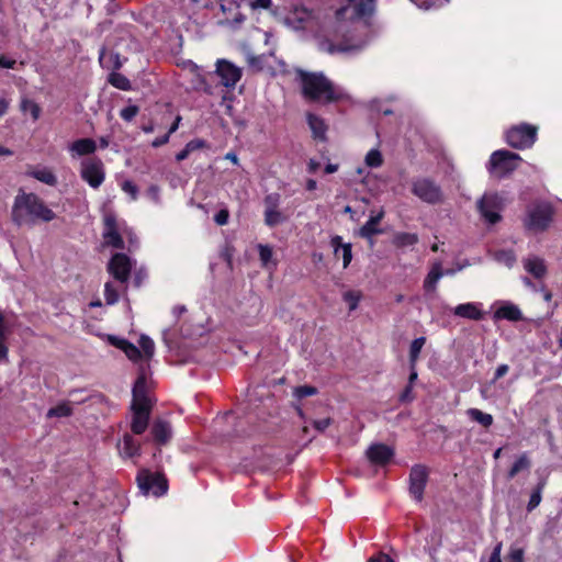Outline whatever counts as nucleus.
Segmentation results:
<instances>
[{"instance_id": "5", "label": "nucleus", "mask_w": 562, "mask_h": 562, "mask_svg": "<svg viewBox=\"0 0 562 562\" xmlns=\"http://www.w3.org/2000/svg\"><path fill=\"white\" fill-rule=\"evenodd\" d=\"M538 127L528 123H520L507 130L506 143L515 149L530 148L537 140Z\"/></svg>"}, {"instance_id": "44", "label": "nucleus", "mask_w": 562, "mask_h": 562, "mask_svg": "<svg viewBox=\"0 0 562 562\" xmlns=\"http://www.w3.org/2000/svg\"><path fill=\"white\" fill-rule=\"evenodd\" d=\"M366 164L371 168H378L383 164V157L380 150L371 149L366 155Z\"/></svg>"}, {"instance_id": "49", "label": "nucleus", "mask_w": 562, "mask_h": 562, "mask_svg": "<svg viewBox=\"0 0 562 562\" xmlns=\"http://www.w3.org/2000/svg\"><path fill=\"white\" fill-rule=\"evenodd\" d=\"M122 190L124 192L128 193L131 195L132 200H136L137 199L138 188H137V186L133 181L125 180L122 183Z\"/></svg>"}, {"instance_id": "28", "label": "nucleus", "mask_w": 562, "mask_h": 562, "mask_svg": "<svg viewBox=\"0 0 562 562\" xmlns=\"http://www.w3.org/2000/svg\"><path fill=\"white\" fill-rule=\"evenodd\" d=\"M376 0H357L355 1V15L359 19L371 16L375 12Z\"/></svg>"}, {"instance_id": "57", "label": "nucleus", "mask_w": 562, "mask_h": 562, "mask_svg": "<svg viewBox=\"0 0 562 562\" xmlns=\"http://www.w3.org/2000/svg\"><path fill=\"white\" fill-rule=\"evenodd\" d=\"M509 371L508 364H499L494 373L493 381L496 382L497 380L502 379L504 375H506Z\"/></svg>"}, {"instance_id": "29", "label": "nucleus", "mask_w": 562, "mask_h": 562, "mask_svg": "<svg viewBox=\"0 0 562 562\" xmlns=\"http://www.w3.org/2000/svg\"><path fill=\"white\" fill-rule=\"evenodd\" d=\"M442 276L441 265L439 262L435 263L424 280V289L427 292L436 290L437 283Z\"/></svg>"}, {"instance_id": "18", "label": "nucleus", "mask_w": 562, "mask_h": 562, "mask_svg": "<svg viewBox=\"0 0 562 562\" xmlns=\"http://www.w3.org/2000/svg\"><path fill=\"white\" fill-rule=\"evenodd\" d=\"M524 269L536 279H543L548 273L544 260L538 256H530L522 260Z\"/></svg>"}, {"instance_id": "45", "label": "nucleus", "mask_w": 562, "mask_h": 562, "mask_svg": "<svg viewBox=\"0 0 562 562\" xmlns=\"http://www.w3.org/2000/svg\"><path fill=\"white\" fill-rule=\"evenodd\" d=\"M140 351L144 352L146 358H151L155 352V344L148 336L142 335L139 338Z\"/></svg>"}, {"instance_id": "10", "label": "nucleus", "mask_w": 562, "mask_h": 562, "mask_svg": "<svg viewBox=\"0 0 562 562\" xmlns=\"http://www.w3.org/2000/svg\"><path fill=\"white\" fill-rule=\"evenodd\" d=\"M132 260L124 252H115L110 258L106 270L120 283H126L131 277Z\"/></svg>"}, {"instance_id": "55", "label": "nucleus", "mask_w": 562, "mask_h": 562, "mask_svg": "<svg viewBox=\"0 0 562 562\" xmlns=\"http://www.w3.org/2000/svg\"><path fill=\"white\" fill-rule=\"evenodd\" d=\"M15 65V59L8 58L5 55H0V68L14 69Z\"/></svg>"}, {"instance_id": "37", "label": "nucleus", "mask_w": 562, "mask_h": 562, "mask_svg": "<svg viewBox=\"0 0 562 562\" xmlns=\"http://www.w3.org/2000/svg\"><path fill=\"white\" fill-rule=\"evenodd\" d=\"M20 110L22 112H30L33 121H37L42 113L41 106L35 101L29 98H22L20 103Z\"/></svg>"}, {"instance_id": "22", "label": "nucleus", "mask_w": 562, "mask_h": 562, "mask_svg": "<svg viewBox=\"0 0 562 562\" xmlns=\"http://www.w3.org/2000/svg\"><path fill=\"white\" fill-rule=\"evenodd\" d=\"M453 314L456 316L472 321H481L484 316L483 312L477 307L475 303L459 304L453 308Z\"/></svg>"}, {"instance_id": "32", "label": "nucleus", "mask_w": 562, "mask_h": 562, "mask_svg": "<svg viewBox=\"0 0 562 562\" xmlns=\"http://www.w3.org/2000/svg\"><path fill=\"white\" fill-rule=\"evenodd\" d=\"M547 485V480L541 479L530 494L529 502L527 504V512L536 509L542 501V492Z\"/></svg>"}, {"instance_id": "20", "label": "nucleus", "mask_w": 562, "mask_h": 562, "mask_svg": "<svg viewBox=\"0 0 562 562\" xmlns=\"http://www.w3.org/2000/svg\"><path fill=\"white\" fill-rule=\"evenodd\" d=\"M109 341L112 346L121 349L130 360L136 361V360L140 359V357H142L140 349L138 347H136L134 344H132L131 341H128L127 339L120 338L116 336H110Z\"/></svg>"}, {"instance_id": "58", "label": "nucleus", "mask_w": 562, "mask_h": 562, "mask_svg": "<svg viewBox=\"0 0 562 562\" xmlns=\"http://www.w3.org/2000/svg\"><path fill=\"white\" fill-rule=\"evenodd\" d=\"M169 134H165L162 136H159V137H156L153 142H151V146L155 147V148H158V147H161L164 146L165 144H167L169 142Z\"/></svg>"}, {"instance_id": "16", "label": "nucleus", "mask_w": 562, "mask_h": 562, "mask_svg": "<svg viewBox=\"0 0 562 562\" xmlns=\"http://www.w3.org/2000/svg\"><path fill=\"white\" fill-rule=\"evenodd\" d=\"M330 245L334 248V256L338 258L341 255L342 267L346 269L349 267L352 260V246L350 243H344V239L339 235H335L330 239Z\"/></svg>"}, {"instance_id": "26", "label": "nucleus", "mask_w": 562, "mask_h": 562, "mask_svg": "<svg viewBox=\"0 0 562 562\" xmlns=\"http://www.w3.org/2000/svg\"><path fill=\"white\" fill-rule=\"evenodd\" d=\"M122 454L126 458L140 456V443L131 434H124L122 439Z\"/></svg>"}, {"instance_id": "14", "label": "nucleus", "mask_w": 562, "mask_h": 562, "mask_svg": "<svg viewBox=\"0 0 562 562\" xmlns=\"http://www.w3.org/2000/svg\"><path fill=\"white\" fill-rule=\"evenodd\" d=\"M367 457L371 463L384 467L394 457V451L384 443H373L367 450Z\"/></svg>"}, {"instance_id": "39", "label": "nucleus", "mask_w": 562, "mask_h": 562, "mask_svg": "<svg viewBox=\"0 0 562 562\" xmlns=\"http://www.w3.org/2000/svg\"><path fill=\"white\" fill-rule=\"evenodd\" d=\"M72 415V408L67 402H63L52 407L47 412V417H69Z\"/></svg>"}, {"instance_id": "2", "label": "nucleus", "mask_w": 562, "mask_h": 562, "mask_svg": "<svg viewBox=\"0 0 562 562\" xmlns=\"http://www.w3.org/2000/svg\"><path fill=\"white\" fill-rule=\"evenodd\" d=\"M56 214L35 193H21L14 199L12 221L18 225H35L38 222L48 223Z\"/></svg>"}, {"instance_id": "63", "label": "nucleus", "mask_w": 562, "mask_h": 562, "mask_svg": "<svg viewBox=\"0 0 562 562\" xmlns=\"http://www.w3.org/2000/svg\"><path fill=\"white\" fill-rule=\"evenodd\" d=\"M411 1L414 2L415 4H417L418 7L426 8V9L431 7L435 2V0H411Z\"/></svg>"}, {"instance_id": "38", "label": "nucleus", "mask_w": 562, "mask_h": 562, "mask_svg": "<svg viewBox=\"0 0 562 562\" xmlns=\"http://www.w3.org/2000/svg\"><path fill=\"white\" fill-rule=\"evenodd\" d=\"M154 407V401L151 397H133L131 402V411H140L151 413Z\"/></svg>"}, {"instance_id": "36", "label": "nucleus", "mask_w": 562, "mask_h": 562, "mask_svg": "<svg viewBox=\"0 0 562 562\" xmlns=\"http://www.w3.org/2000/svg\"><path fill=\"white\" fill-rule=\"evenodd\" d=\"M426 344V337L415 338L409 346V367H416L420 351Z\"/></svg>"}, {"instance_id": "4", "label": "nucleus", "mask_w": 562, "mask_h": 562, "mask_svg": "<svg viewBox=\"0 0 562 562\" xmlns=\"http://www.w3.org/2000/svg\"><path fill=\"white\" fill-rule=\"evenodd\" d=\"M554 209L549 202H540L529 207L524 218V227L532 233H541L549 228L553 221Z\"/></svg>"}, {"instance_id": "53", "label": "nucleus", "mask_w": 562, "mask_h": 562, "mask_svg": "<svg viewBox=\"0 0 562 562\" xmlns=\"http://www.w3.org/2000/svg\"><path fill=\"white\" fill-rule=\"evenodd\" d=\"M186 147L189 149L190 153H193L198 149H202L206 147V142L200 138H194L186 144Z\"/></svg>"}, {"instance_id": "13", "label": "nucleus", "mask_w": 562, "mask_h": 562, "mask_svg": "<svg viewBox=\"0 0 562 562\" xmlns=\"http://www.w3.org/2000/svg\"><path fill=\"white\" fill-rule=\"evenodd\" d=\"M104 228H103V239L106 245L115 248V249H124L125 243L123 237L121 236L117 227V222L114 215H105L103 220Z\"/></svg>"}, {"instance_id": "9", "label": "nucleus", "mask_w": 562, "mask_h": 562, "mask_svg": "<svg viewBox=\"0 0 562 562\" xmlns=\"http://www.w3.org/2000/svg\"><path fill=\"white\" fill-rule=\"evenodd\" d=\"M429 479V471L424 464H415L409 471V494L416 502H422L424 498V492Z\"/></svg>"}, {"instance_id": "51", "label": "nucleus", "mask_w": 562, "mask_h": 562, "mask_svg": "<svg viewBox=\"0 0 562 562\" xmlns=\"http://www.w3.org/2000/svg\"><path fill=\"white\" fill-rule=\"evenodd\" d=\"M272 0H249V7L252 10L265 9L269 10L272 7Z\"/></svg>"}, {"instance_id": "17", "label": "nucleus", "mask_w": 562, "mask_h": 562, "mask_svg": "<svg viewBox=\"0 0 562 562\" xmlns=\"http://www.w3.org/2000/svg\"><path fill=\"white\" fill-rule=\"evenodd\" d=\"M68 150L71 157H83L90 156L97 150V143L94 139L86 137L74 140L69 146Z\"/></svg>"}, {"instance_id": "25", "label": "nucleus", "mask_w": 562, "mask_h": 562, "mask_svg": "<svg viewBox=\"0 0 562 562\" xmlns=\"http://www.w3.org/2000/svg\"><path fill=\"white\" fill-rule=\"evenodd\" d=\"M418 241V235L415 233L398 232L395 233L392 238V245L398 249L414 246Z\"/></svg>"}, {"instance_id": "46", "label": "nucleus", "mask_w": 562, "mask_h": 562, "mask_svg": "<svg viewBox=\"0 0 562 562\" xmlns=\"http://www.w3.org/2000/svg\"><path fill=\"white\" fill-rule=\"evenodd\" d=\"M280 194L279 193H269L263 199L265 211L279 210L280 205Z\"/></svg>"}, {"instance_id": "7", "label": "nucleus", "mask_w": 562, "mask_h": 562, "mask_svg": "<svg viewBox=\"0 0 562 562\" xmlns=\"http://www.w3.org/2000/svg\"><path fill=\"white\" fill-rule=\"evenodd\" d=\"M412 193L425 203L435 205L443 200V193L438 183L430 178H417L412 181Z\"/></svg>"}, {"instance_id": "62", "label": "nucleus", "mask_w": 562, "mask_h": 562, "mask_svg": "<svg viewBox=\"0 0 562 562\" xmlns=\"http://www.w3.org/2000/svg\"><path fill=\"white\" fill-rule=\"evenodd\" d=\"M9 109V101L5 98H0V117L3 116Z\"/></svg>"}, {"instance_id": "52", "label": "nucleus", "mask_w": 562, "mask_h": 562, "mask_svg": "<svg viewBox=\"0 0 562 562\" xmlns=\"http://www.w3.org/2000/svg\"><path fill=\"white\" fill-rule=\"evenodd\" d=\"M228 220H229V212L227 209H222L220 210L215 216H214V221L217 225L220 226H223V225H226L228 223Z\"/></svg>"}, {"instance_id": "11", "label": "nucleus", "mask_w": 562, "mask_h": 562, "mask_svg": "<svg viewBox=\"0 0 562 562\" xmlns=\"http://www.w3.org/2000/svg\"><path fill=\"white\" fill-rule=\"evenodd\" d=\"M215 72L221 78V83L226 88H234L243 75L239 67L226 59L217 60Z\"/></svg>"}, {"instance_id": "30", "label": "nucleus", "mask_w": 562, "mask_h": 562, "mask_svg": "<svg viewBox=\"0 0 562 562\" xmlns=\"http://www.w3.org/2000/svg\"><path fill=\"white\" fill-rule=\"evenodd\" d=\"M531 467L527 452L521 453L513 463L507 472V479L513 480L519 472L528 470Z\"/></svg>"}, {"instance_id": "54", "label": "nucleus", "mask_w": 562, "mask_h": 562, "mask_svg": "<svg viewBox=\"0 0 562 562\" xmlns=\"http://www.w3.org/2000/svg\"><path fill=\"white\" fill-rule=\"evenodd\" d=\"M509 562H524V550L512 549L508 555Z\"/></svg>"}, {"instance_id": "64", "label": "nucleus", "mask_w": 562, "mask_h": 562, "mask_svg": "<svg viewBox=\"0 0 562 562\" xmlns=\"http://www.w3.org/2000/svg\"><path fill=\"white\" fill-rule=\"evenodd\" d=\"M319 162L314 160V159H311L308 165H307V170L310 173H315L317 171V169L319 168Z\"/></svg>"}, {"instance_id": "31", "label": "nucleus", "mask_w": 562, "mask_h": 562, "mask_svg": "<svg viewBox=\"0 0 562 562\" xmlns=\"http://www.w3.org/2000/svg\"><path fill=\"white\" fill-rule=\"evenodd\" d=\"M133 397H150L149 396V384L147 381V376L144 372L138 374L137 379L134 382L132 389Z\"/></svg>"}, {"instance_id": "34", "label": "nucleus", "mask_w": 562, "mask_h": 562, "mask_svg": "<svg viewBox=\"0 0 562 562\" xmlns=\"http://www.w3.org/2000/svg\"><path fill=\"white\" fill-rule=\"evenodd\" d=\"M8 327L5 324V317L3 312L0 311V359H7L9 353V348L7 346V338H8Z\"/></svg>"}, {"instance_id": "56", "label": "nucleus", "mask_w": 562, "mask_h": 562, "mask_svg": "<svg viewBox=\"0 0 562 562\" xmlns=\"http://www.w3.org/2000/svg\"><path fill=\"white\" fill-rule=\"evenodd\" d=\"M330 424H331L330 418L317 419V420L313 422L314 428L318 431H324L325 429H327L329 427Z\"/></svg>"}, {"instance_id": "40", "label": "nucleus", "mask_w": 562, "mask_h": 562, "mask_svg": "<svg viewBox=\"0 0 562 562\" xmlns=\"http://www.w3.org/2000/svg\"><path fill=\"white\" fill-rule=\"evenodd\" d=\"M362 299L360 291L349 290L342 294V300L348 304L349 311H355Z\"/></svg>"}, {"instance_id": "1", "label": "nucleus", "mask_w": 562, "mask_h": 562, "mask_svg": "<svg viewBox=\"0 0 562 562\" xmlns=\"http://www.w3.org/2000/svg\"><path fill=\"white\" fill-rule=\"evenodd\" d=\"M296 78L300 82L301 94L307 102L330 104L344 99V91L323 72L299 69Z\"/></svg>"}, {"instance_id": "27", "label": "nucleus", "mask_w": 562, "mask_h": 562, "mask_svg": "<svg viewBox=\"0 0 562 562\" xmlns=\"http://www.w3.org/2000/svg\"><path fill=\"white\" fill-rule=\"evenodd\" d=\"M27 175L36 179L37 181L43 182L50 187H55L58 182L55 173L47 167L34 169L30 171Z\"/></svg>"}, {"instance_id": "59", "label": "nucleus", "mask_w": 562, "mask_h": 562, "mask_svg": "<svg viewBox=\"0 0 562 562\" xmlns=\"http://www.w3.org/2000/svg\"><path fill=\"white\" fill-rule=\"evenodd\" d=\"M368 562H394L390 555L385 554V553H379L378 555L375 557H371Z\"/></svg>"}, {"instance_id": "35", "label": "nucleus", "mask_w": 562, "mask_h": 562, "mask_svg": "<svg viewBox=\"0 0 562 562\" xmlns=\"http://www.w3.org/2000/svg\"><path fill=\"white\" fill-rule=\"evenodd\" d=\"M108 81L113 87L123 90L128 91L132 88L131 81L126 76H124L121 72L113 71L109 75Z\"/></svg>"}, {"instance_id": "19", "label": "nucleus", "mask_w": 562, "mask_h": 562, "mask_svg": "<svg viewBox=\"0 0 562 562\" xmlns=\"http://www.w3.org/2000/svg\"><path fill=\"white\" fill-rule=\"evenodd\" d=\"M306 121L312 131L313 138L315 140L325 142L327 139L326 133L328 130L325 121L321 116L311 112L306 114Z\"/></svg>"}, {"instance_id": "43", "label": "nucleus", "mask_w": 562, "mask_h": 562, "mask_svg": "<svg viewBox=\"0 0 562 562\" xmlns=\"http://www.w3.org/2000/svg\"><path fill=\"white\" fill-rule=\"evenodd\" d=\"M104 297L108 305H113L119 302V291L111 282L104 284Z\"/></svg>"}, {"instance_id": "6", "label": "nucleus", "mask_w": 562, "mask_h": 562, "mask_svg": "<svg viewBox=\"0 0 562 562\" xmlns=\"http://www.w3.org/2000/svg\"><path fill=\"white\" fill-rule=\"evenodd\" d=\"M80 178L92 189H99L105 180V167L101 158L93 156L80 161Z\"/></svg>"}, {"instance_id": "21", "label": "nucleus", "mask_w": 562, "mask_h": 562, "mask_svg": "<svg viewBox=\"0 0 562 562\" xmlns=\"http://www.w3.org/2000/svg\"><path fill=\"white\" fill-rule=\"evenodd\" d=\"M132 412V420H131V431L134 435H143L149 426V419L151 413L149 412H140L131 411Z\"/></svg>"}, {"instance_id": "61", "label": "nucleus", "mask_w": 562, "mask_h": 562, "mask_svg": "<svg viewBox=\"0 0 562 562\" xmlns=\"http://www.w3.org/2000/svg\"><path fill=\"white\" fill-rule=\"evenodd\" d=\"M191 153L189 151V149L184 146L183 149H181L177 155H176V160L177 161H182L184 159H187L189 157Z\"/></svg>"}, {"instance_id": "15", "label": "nucleus", "mask_w": 562, "mask_h": 562, "mask_svg": "<svg viewBox=\"0 0 562 562\" xmlns=\"http://www.w3.org/2000/svg\"><path fill=\"white\" fill-rule=\"evenodd\" d=\"M477 209L484 217L486 222L490 224H496L502 220L501 214L498 213V203L496 201L495 196H487L484 195L479 202H477Z\"/></svg>"}, {"instance_id": "42", "label": "nucleus", "mask_w": 562, "mask_h": 562, "mask_svg": "<svg viewBox=\"0 0 562 562\" xmlns=\"http://www.w3.org/2000/svg\"><path fill=\"white\" fill-rule=\"evenodd\" d=\"M316 394H318V389L313 385H300L293 389V396L297 400L314 396Z\"/></svg>"}, {"instance_id": "41", "label": "nucleus", "mask_w": 562, "mask_h": 562, "mask_svg": "<svg viewBox=\"0 0 562 562\" xmlns=\"http://www.w3.org/2000/svg\"><path fill=\"white\" fill-rule=\"evenodd\" d=\"M285 217L279 210L265 211V224L269 227H274L284 222Z\"/></svg>"}, {"instance_id": "47", "label": "nucleus", "mask_w": 562, "mask_h": 562, "mask_svg": "<svg viewBox=\"0 0 562 562\" xmlns=\"http://www.w3.org/2000/svg\"><path fill=\"white\" fill-rule=\"evenodd\" d=\"M138 112L139 108L137 105H128L120 111V116L122 120L131 122L138 114Z\"/></svg>"}, {"instance_id": "33", "label": "nucleus", "mask_w": 562, "mask_h": 562, "mask_svg": "<svg viewBox=\"0 0 562 562\" xmlns=\"http://www.w3.org/2000/svg\"><path fill=\"white\" fill-rule=\"evenodd\" d=\"M467 414L472 420L479 423L485 428H488L490 426L493 425V416L491 414L480 411L479 408H469L467 411Z\"/></svg>"}, {"instance_id": "23", "label": "nucleus", "mask_w": 562, "mask_h": 562, "mask_svg": "<svg viewBox=\"0 0 562 562\" xmlns=\"http://www.w3.org/2000/svg\"><path fill=\"white\" fill-rule=\"evenodd\" d=\"M494 317L509 322H519L524 318L520 308L513 303H506L498 307L494 313Z\"/></svg>"}, {"instance_id": "48", "label": "nucleus", "mask_w": 562, "mask_h": 562, "mask_svg": "<svg viewBox=\"0 0 562 562\" xmlns=\"http://www.w3.org/2000/svg\"><path fill=\"white\" fill-rule=\"evenodd\" d=\"M259 258L262 261V263L266 266L272 258V249L268 245H259Z\"/></svg>"}, {"instance_id": "8", "label": "nucleus", "mask_w": 562, "mask_h": 562, "mask_svg": "<svg viewBox=\"0 0 562 562\" xmlns=\"http://www.w3.org/2000/svg\"><path fill=\"white\" fill-rule=\"evenodd\" d=\"M136 481L139 490L145 495L151 493L159 497L165 495L168 491V481L161 473H153L147 469H143L137 473Z\"/></svg>"}, {"instance_id": "12", "label": "nucleus", "mask_w": 562, "mask_h": 562, "mask_svg": "<svg viewBox=\"0 0 562 562\" xmlns=\"http://www.w3.org/2000/svg\"><path fill=\"white\" fill-rule=\"evenodd\" d=\"M171 437L170 423L162 418H156L150 425L149 437L145 439V442L153 441L158 446H166Z\"/></svg>"}, {"instance_id": "24", "label": "nucleus", "mask_w": 562, "mask_h": 562, "mask_svg": "<svg viewBox=\"0 0 562 562\" xmlns=\"http://www.w3.org/2000/svg\"><path fill=\"white\" fill-rule=\"evenodd\" d=\"M383 216V211L374 216H370V218L361 226L359 232L360 236L363 238H371L374 235L381 234L382 231L378 228V225L382 221Z\"/></svg>"}, {"instance_id": "50", "label": "nucleus", "mask_w": 562, "mask_h": 562, "mask_svg": "<svg viewBox=\"0 0 562 562\" xmlns=\"http://www.w3.org/2000/svg\"><path fill=\"white\" fill-rule=\"evenodd\" d=\"M415 400L413 385H406L398 396L401 403H412Z\"/></svg>"}, {"instance_id": "3", "label": "nucleus", "mask_w": 562, "mask_h": 562, "mask_svg": "<svg viewBox=\"0 0 562 562\" xmlns=\"http://www.w3.org/2000/svg\"><path fill=\"white\" fill-rule=\"evenodd\" d=\"M521 160V157L516 153L498 149L492 153L486 168L492 176L502 179L514 172Z\"/></svg>"}, {"instance_id": "60", "label": "nucleus", "mask_w": 562, "mask_h": 562, "mask_svg": "<svg viewBox=\"0 0 562 562\" xmlns=\"http://www.w3.org/2000/svg\"><path fill=\"white\" fill-rule=\"evenodd\" d=\"M110 59L112 61V68L113 69H120L122 67V63L120 60L119 54H110Z\"/></svg>"}]
</instances>
